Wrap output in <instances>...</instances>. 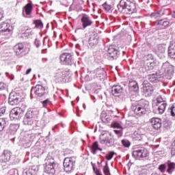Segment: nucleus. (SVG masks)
I'll list each match as a JSON object with an SVG mask.
<instances>
[{
  "label": "nucleus",
  "instance_id": "nucleus-1",
  "mask_svg": "<svg viewBox=\"0 0 175 175\" xmlns=\"http://www.w3.org/2000/svg\"><path fill=\"white\" fill-rule=\"evenodd\" d=\"M118 10L123 14H133L136 13V3L129 0H120L117 5Z\"/></svg>",
  "mask_w": 175,
  "mask_h": 175
},
{
  "label": "nucleus",
  "instance_id": "nucleus-2",
  "mask_svg": "<svg viewBox=\"0 0 175 175\" xmlns=\"http://www.w3.org/2000/svg\"><path fill=\"white\" fill-rule=\"evenodd\" d=\"M148 106H150L148 101L142 100L137 104L133 105L132 110L136 116L140 117L147 113Z\"/></svg>",
  "mask_w": 175,
  "mask_h": 175
},
{
  "label": "nucleus",
  "instance_id": "nucleus-3",
  "mask_svg": "<svg viewBox=\"0 0 175 175\" xmlns=\"http://www.w3.org/2000/svg\"><path fill=\"white\" fill-rule=\"evenodd\" d=\"M55 160H54L53 153H49L45 159L44 172L47 174L54 175L55 174Z\"/></svg>",
  "mask_w": 175,
  "mask_h": 175
},
{
  "label": "nucleus",
  "instance_id": "nucleus-4",
  "mask_svg": "<svg viewBox=\"0 0 175 175\" xmlns=\"http://www.w3.org/2000/svg\"><path fill=\"white\" fill-rule=\"evenodd\" d=\"M144 66L139 68L140 72H147V70H151L154 68V55L152 54H148L145 57V60L143 61Z\"/></svg>",
  "mask_w": 175,
  "mask_h": 175
},
{
  "label": "nucleus",
  "instance_id": "nucleus-5",
  "mask_svg": "<svg viewBox=\"0 0 175 175\" xmlns=\"http://www.w3.org/2000/svg\"><path fill=\"white\" fill-rule=\"evenodd\" d=\"M150 153L148 150L143 146H135L133 150V157L135 159H142V158H147Z\"/></svg>",
  "mask_w": 175,
  "mask_h": 175
},
{
  "label": "nucleus",
  "instance_id": "nucleus-6",
  "mask_svg": "<svg viewBox=\"0 0 175 175\" xmlns=\"http://www.w3.org/2000/svg\"><path fill=\"white\" fill-rule=\"evenodd\" d=\"M39 114V112L36 110L29 109L23 118V124L24 125H29L32 126L33 125V118L36 117Z\"/></svg>",
  "mask_w": 175,
  "mask_h": 175
},
{
  "label": "nucleus",
  "instance_id": "nucleus-7",
  "mask_svg": "<svg viewBox=\"0 0 175 175\" xmlns=\"http://www.w3.org/2000/svg\"><path fill=\"white\" fill-rule=\"evenodd\" d=\"M63 165L66 173H72L76 166V158L66 157L64 160Z\"/></svg>",
  "mask_w": 175,
  "mask_h": 175
},
{
  "label": "nucleus",
  "instance_id": "nucleus-8",
  "mask_svg": "<svg viewBox=\"0 0 175 175\" xmlns=\"http://www.w3.org/2000/svg\"><path fill=\"white\" fill-rule=\"evenodd\" d=\"M23 93L12 92L10 94L8 103L11 106H16L21 102V94Z\"/></svg>",
  "mask_w": 175,
  "mask_h": 175
},
{
  "label": "nucleus",
  "instance_id": "nucleus-9",
  "mask_svg": "<svg viewBox=\"0 0 175 175\" xmlns=\"http://www.w3.org/2000/svg\"><path fill=\"white\" fill-rule=\"evenodd\" d=\"M60 62L62 65H73L75 60L73 59L72 53H63L60 55Z\"/></svg>",
  "mask_w": 175,
  "mask_h": 175
},
{
  "label": "nucleus",
  "instance_id": "nucleus-10",
  "mask_svg": "<svg viewBox=\"0 0 175 175\" xmlns=\"http://www.w3.org/2000/svg\"><path fill=\"white\" fill-rule=\"evenodd\" d=\"M23 109L21 107H14L10 112V118L12 121L20 120L23 116Z\"/></svg>",
  "mask_w": 175,
  "mask_h": 175
},
{
  "label": "nucleus",
  "instance_id": "nucleus-11",
  "mask_svg": "<svg viewBox=\"0 0 175 175\" xmlns=\"http://www.w3.org/2000/svg\"><path fill=\"white\" fill-rule=\"evenodd\" d=\"M101 144H106L108 147H111L114 144V139L111 138V134L104 133L100 137Z\"/></svg>",
  "mask_w": 175,
  "mask_h": 175
},
{
  "label": "nucleus",
  "instance_id": "nucleus-12",
  "mask_svg": "<svg viewBox=\"0 0 175 175\" xmlns=\"http://www.w3.org/2000/svg\"><path fill=\"white\" fill-rule=\"evenodd\" d=\"M142 85V92L144 95L146 96H151L154 92V87H152L148 81H144Z\"/></svg>",
  "mask_w": 175,
  "mask_h": 175
},
{
  "label": "nucleus",
  "instance_id": "nucleus-13",
  "mask_svg": "<svg viewBox=\"0 0 175 175\" xmlns=\"http://www.w3.org/2000/svg\"><path fill=\"white\" fill-rule=\"evenodd\" d=\"M14 51L18 57H23L27 53V47L23 43H18L14 46Z\"/></svg>",
  "mask_w": 175,
  "mask_h": 175
},
{
  "label": "nucleus",
  "instance_id": "nucleus-14",
  "mask_svg": "<svg viewBox=\"0 0 175 175\" xmlns=\"http://www.w3.org/2000/svg\"><path fill=\"white\" fill-rule=\"evenodd\" d=\"M31 92V94L33 92L37 96H43V95H47L46 88L42 85H37L36 87L32 88Z\"/></svg>",
  "mask_w": 175,
  "mask_h": 175
},
{
  "label": "nucleus",
  "instance_id": "nucleus-15",
  "mask_svg": "<svg viewBox=\"0 0 175 175\" xmlns=\"http://www.w3.org/2000/svg\"><path fill=\"white\" fill-rule=\"evenodd\" d=\"M81 23H82V27L83 29H85L87 27H91V25L94 24V21H92L91 17H90V16L85 14H82Z\"/></svg>",
  "mask_w": 175,
  "mask_h": 175
},
{
  "label": "nucleus",
  "instance_id": "nucleus-16",
  "mask_svg": "<svg viewBox=\"0 0 175 175\" xmlns=\"http://www.w3.org/2000/svg\"><path fill=\"white\" fill-rule=\"evenodd\" d=\"M1 35H12V29H10V24L3 22L0 24Z\"/></svg>",
  "mask_w": 175,
  "mask_h": 175
},
{
  "label": "nucleus",
  "instance_id": "nucleus-17",
  "mask_svg": "<svg viewBox=\"0 0 175 175\" xmlns=\"http://www.w3.org/2000/svg\"><path fill=\"white\" fill-rule=\"evenodd\" d=\"M12 153L9 150H5L2 154L0 156V163L1 165L3 163H8L10 159L12 158Z\"/></svg>",
  "mask_w": 175,
  "mask_h": 175
},
{
  "label": "nucleus",
  "instance_id": "nucleus-18",
  "mask_svg": "<svg viewBox=\"0 0 175 175\" xmlns=\"http://www.w3.org/2000/svg\"><path fill=\"white\" fill-rule=\"evenodd\" d=\"M107 55L110 59H117L120 57V51L116 49L113 46H109L107 50Z\"/></svg>",
  "mask_w": 175,
  "mask_h": 175
},
{
  "label": "nucleus",
  "instance_id": "nucleus-19",
  "mask_svg": "<svg viewBox=\"0 0 175 175\" xmlns=\"http://www.w3.org/2000/svg\"><path fill=\"white\" fill-rule=\"evenodd\" d=\"M124 92V86L116 84L111 88V94L113 96H121V94Z\"/></svg>",
  "mask_w": 175,
  "mask_h": 175
},
{
  "label": "nucleus",
  "instance_id": "nucleus-20",
  "mask_svg": "<svg viewBox=\"0 0 175 175\" xmlns=\"http://www.w3.org/2000/svg\"><path fill=\"white\" fill-rule=\"evenodd\" d=\"M150 123L152 124V126L155 131H158V129H161L162 126V120L159 118H152L150 119Z\"/></svg>",
  "mask_w": 175,
  "mask_h": 175
},
{
  "label": "nucleus",
  "instance_id": "nucleus-21",
  "mask_svg": "<svg viewBox=\"0 0 175 175\" xmlns=\"http://www.w3.org/2000/svg\"><path fill=\"white\" fill-rule=\"evenodd\" d=\"M32 9H33V6L32 5V3H27L23 11V14L24 17H27L29 18L31 16V13H32Z\"/></svg>",
  "mask_w": 175,
  "mask_h": 175
},
{
  "label": "nucleus",
  "instance_id": "nucleus-22",
  "mask_svg": "<svg viewBox=\"0 0 175 175\" xmlns=\"http://www.w3.org/2000/svg\"><path fill=\"white\" fill-rule=\"evenodd\" d=\"M129 89L131 92H137L139 91V85L135 80H130L129 83Z\"/></svg>",
  "mask_w": 175,
  "mask_h": 175
},
{
  "label": "nucleus",
  "instance_id": "nucleus-23",
  "mask_svg": "<svg viewBox=\"0 0 175 175\" xmlns=\"http://www.w3.org/2000/svg\"><path fill=\"white\" fill-rule=\"evenodd\" d=\"M105 73L106 71L103 68H98L92 72V75L94 79L95 77H102Z\"/></svg>",
  "mask_w": 175,
  "mask_h": 175
},
{
  "label": "nucleus",
  "instance_id": "nucleus-24",
  "mask_svg": "<svg viewBox=\"0 0 175 175\" xmlns=\"http://www.w3.org/2000/svg\"><path fill=\"white\" fill-rule=\"evenodd\" d=\"M168 55L170 58H175V42L171 41L168 46Z\"/></svg>",
  "mask_w": 175,
  "mask_h": 175
},
{
  "label": "nucleus",
  "instance_id": "nucleus-25",
  "mask_svg": "<svg viewBox=\"0 0 175 175\" xmlns=\"http://www.w3.org/2000/svg\"><path fill=\"white\" fill-rule=\"evenodd\" d=\"M98 39L99 36H97V34H93L91 35L88 40V43L91 47H93V46H96L98 43Z\"/></svg>",
  "mask_w": 175,
  "mask_h": 175
},
{
  "label": "nucleus",
  "instance_id": "nucleus-26",
  "mask_svg": "<svg viewBox=\"0 0 175 175\" xmlns=\"http://www.w3.org/2000/svg\"><path fill=\"white\" fill-rule=\"evenodd\" d=\"M167 170L166 172L168 174H173L175 172V163L172 162L171 161H167L166 162Z\"/></svg>",
  "mask_w": 175,
  "mask_h": 175
},
{
  "label": "nucleus",
  "instance_id": "nucleus-27",
  "mask_svg": "<svg viewBox=\"0 0 175 175\" xmlns=\"http://www.w3.org/2000/svg\"><path fill=\"white\" fill-rule=\"evenodd\" d=\"M69 75L68 71L62 70L61 71L57 73V77L59 79V81H65V78Z\"/></svg>",
  "mask_w": 175,
  "mask_h": 175
},
{
  "label": "nucleus",
  "instance_id": "nucleus-28",
  "mask_svg": "<svg viewBox=\"0 0 175 175\" xmlns=\"http://www.w3.org/2000/svg\"><path fill=\"white\" fill-rule=\"evenodd\" d=\"M100 117L103 122L105 123L110 122L113 120V116L107 115L105 111H102Z\"/></svg>",
  "mask_w": 175,
  "mask_h": 175
},
{
  "label": "nucleus",
  "instance_id": "nucleus-29",
  "mask_svg": "<svg viewBox=\"0 0 175 175\" xmlns=\"http://www.w3.org/2000/svg\"><path fill=\"white\" fill-rule=\"evenodd\" d=\"M165 15V10L161 9L156 12H152L150 16L151 18H159Z\"/></svg>",
  "mask_w": 175,
  "mask_h": 175
},
{
  "label": "nucleus",
  "instance_id": "nucleus-30",
  "mask_svg": "<svg viewBox=\"0 0 175 175\" xmlns=\"http://www.w3.org/2000/svg\"><path fill=\"white\" fill-rule=\"evenodd\" d=\"M9 125L8 118H0V132H2Z\"/></svg>",
  "mask_w": 175,
  "mask_h": 175
},
{
  "label": "nucleus",
  "instance_id": "nucleus-31",
  "mask_svg": "<svg viewBox=\"0 0 175 175\" xmlns=\"http://www.w3.org/2000/svg\"><path fill=\"white\" fill-rule=\"evenodd\" d=\"M98 150H99V151H102V148H99V144H98V142H95L93 143L92 148H91V152H92V154L94 155H95V154H96V151H98Z\"/></svg>",
  "mask_w": 175,
  "mask_h": 175
},
{
  "label": "nucleus",
  "instance_id": "nucleus-32",
  "mask_svg": "<svg viewBox=\"0 0 175 175\" xmlns=\"http://www.w3.org/2000/svg\"><path fill=\"white\" fill-rule=\"evenodd\" d=\"M157 106H159L157 110L159 114H163V113H165V110L166 109V106H167V104L166 103H163L161 104H157Z\"/></svg>",
  "mask_w": 175,
  "mask_h": 175
},
{
  "label": "nucleus",
  "instance_id": "nucleus-33",
  "mask_svg": "<svg viewBox=\"0 0 175 175\" xmlns=\"http://www.w3.org/2000/svg\"><path fill=\"white\" fill-rule=\"evenodd\" d=\"M20 128V124H11L10 126V131L11 133L14 134L17 132V130Z\"/></svg>",
  "mask_w": 175,
  "mask_h": 175
},
{
  "label": "nucleus",
  "instance_id": "nucleus-34",
  "mask_svg": "<svg viewBox=\"0 0 175 175\" xmlns=\"http://www.w3.org/2000/svg\"><path fill=\"white\" fill-rule=\"evenodd\" d=\"M146 79L150 82V83H157L158 81V78L157 77V75L155 74H151L146 77Z\"/></svg>",
  "mask_w": 175,
  "mask_h": 175
},
{
  "label": "nucleus",
  "instance_id": "nucleus-35",
  "mask_svg": "<svg viewBox=\"0 0 175 175\" xmlns=\"http://www.w3.org/2000/svg\"><path fill=\"white\" fill-rule=\"evenodd\" d=\"M157 25H161L162 27H169L170 22L168 21H164L163 19L159 20L157 21Z\"/></svg>",
  "mask_w": 175,
  "mask_h": 175
},
{
  "label": "nucleus",
  "instance_id": "nucleus-36",
  "mask_svg": "<svg viewBox=\"0 0 175 175\" xmlns=\"http://www.w3.org/2000/svg\"><path fill=\"white\" fill-rule=\"evenodd\" d=\"M166 51V47L165 45L159 44L157 47V54H164Z\"/></svg>",
  "mask_w": 175,
  "mask_h": 175
},
{
  "label": "nucleus",
  "instance_id": "nucleus-37",
  "mask_svg": "<svg viewBox=\"0 0 175 175\" xmlns=\"http://www.w3.org/2000/svg\"><path fill=\"white\" fill-rule=\"evenodd\" d=\"M102 6L105 12H110L113 8V5L107 2L104 3Z\"/></svg>",
  "mask_w": 175,
  "mask_h": 175
},
{
  "label": "nucleus",
  "instance_id": "nucleus-38",
  "mask_svg": "<svg viewBox=\"0 0 175 175\" xmlns=\"http://www.w3.org/2000/svg\"><path fill=\"white\" fill-rule=\"evenodd\" d=\"M33 32L31 29H27L25 32L23 33V36H25V38H31L32 36Z\"/></svg>",
  "mask_w": 175,
  "mask_h": 175
},
{
  "label": "nucleus",
  "instance_id": "nucleus-39",
  "mask_svg": "<svg viewBox=\"0 0 175 175\" xmlns=\"http://www.w3.org/2000/svg\"><path fill=\"white\" fill-rule=\"evenodd\" d=\"M33 24L36 25V28H42L43 27V23L40 20H35L33 21Z\"/></svg>",
  "mask_w": 175,
  "mask_h": 175
},
{
  "label": "nucleus",
  "instance_id": "nucleus-40",
  "mask_svg": "<svg viewBox=\"0 0 175 175\" xmlns=\"http://www.w3.org/2000/svg\"><path fill=\"white\" fill-rule=\"evenodd\" d=\"M123 147H126V148H129L131 147V142L128 139H122L121 141Z\"/></svg>",
  "mask_w": 175,
  "mask_h": 175
},
{
  "label": "nucleus",
  "instance_id": "nucleus-41",
  "mask_svg": "<svg viewBox=\"0 0 175 175\" xmlns=\"http://www.w3.org/2000/svg\"><path fill=\"white\" fill-rule=\"evenodd\" d=\"M166 169H167V165L166 163L165 164H161L159 166V170L161 172V173H165V172H166Z\"/></svg>",
  "mask_w": 175,
  "mask_h": 175
},
{
  "label": "nucleus",
  "instance_id": "nucleus-42",
  "mask_svg": "<svg viewBox=\"0 0 175 175\" xmlns=\"http://www.w3.org/2000/svg\"><path fill=\"white\" fill-rule=\"evenodd\" d=\"M111 126L112 128H118V129H121V128H122L121 124L118 122H113L111 124Z\"/></svg>",
  "mask_w": 175,
  "mask_h": 175
},
{
  "label": "nucleus",
  "instance_id": "nucleus-43",
  "mask_svg": "<svg viewBox=\"0 0 175 175\" xmlns=\"http://www.w3.org/2000/svg\"><path fill=\"white\" fill-rule=\"evenodd\" d=\"M157 105H161V103H166V101H165V98L162 96H159L157 98Z\"/></svg>",
  "mask_w": 175,
  "mask_h": 175
},
{
  "label": "nucleus",
  "instance_id": "nucleus-44",
  "mask_svg": "<svg viewBox=\"0 0 175 175\" xmlns=\"http://www.w3.org/2000/svg\"><path fill=\"white\" fill-rule=\"evenodd\" d=\"M134 138L136 139L137 140H142V134L139 133V131H135L134 133Z\"/></svg>",
  "mask_w": 175,
  "mask_h": 175
},
{
  "label": "nucleus",
  "instance_id": "nucleus-45",
  "mask_svg": "<svg viewBox=\"0 0 175 175\" xmlns=\"http://www.w3.org/2000/svg\"><path fill=\"white\" fill-rule=\"evenodd\" d=\"M8 175H18V171L16 169H12L8 171Z\"/></svg>",
  "mask_w": 175,
  "mask_h": 175
},
{
  "label": "nucleus",
  "instance_id": "nucleus-46",
  "mask_svg": "<svg viewBox=\"0 0 175 175\" xmlns=\"http://www.w3.org/2000/svg\"><path fill=\"white\" fill-rule=\"evenodd\" d=\"M113 157H114V152H109V154L105 156V158L107 161H110L113 159Z\"/></svg>",
  "mask_w": 175,
  "mask_h": 175
},
{
  "label": "nucleus",
  "instance_id": "nucleus-47",
  "mask_svg": "<svg viewBox=\"0 0 175 175\" xmlns=\"http://www.w3.org/2000/svg\"><path fill=\"white\" fill-rule=\"evenodd\" d=\"M51 103V100L50 98H47L42 101L43 107H47V105H50Z\"/></svg>",
  "mask_w": 175,
  "mask_h": 175
},
{
  "label": "nucleus",
  "instance_id": "nucleus-48",
  "mask_svg": "<svg viewBox=\"0 0 175 175\" xmlns=\"http://www.w3.org/2000/svg\"><path fill=\"white\" fill-rule=\"evenodd\" d=\"M32 175H36L38 173V168L36 167H31L29 168Z\"/></svg>",
  "mask_w": 175,
  "mask_h": 175
},
{
  "label": "nucleus",
  "instance_id": "nucleus-49",
  "mask_svg": "<svg viewBox=\"0 0 175 175\" xmlns=\"http://www.w3.org/2000/svg\"><path fill=\"white\" fill-rule=\"evenodd\" d=\"M92 167H93V172H94L96 175H98L100 173V170L95 167V164H92Z\"/></svg>",
  "mask_w": 175,
  "mask_h": 175
},
{
  "label": "nucleus",
  "instance_id": "nucleus-50",
  "mask_svg": "<svg viewBox=\"0 0 175 175\" xmlns=\"http://www.w3.org/2000/svg\"><path fill=\"white\" fill-rule=\"evenodd\" d=\"M113 132L117 135L118 137L122 136V131L121 130H114Z\"/></svg>",
  "mask_w": 175,
  "mask_h": 175
},
{
  "label": "nucleus",
  "instance_id": "nucleus-51",
  "mask_svg": "<svg viewBox=\"0 0 175 175\" xmlns=\"http://www.w3.org/2000/svg\"><path fill=\"white\" fill-rule=\"evenodd\" d=\"M6 90V85L3 82H0V91H3Z\"/></svg>",
  "mask_w": 175,
  "mask_h": 175
},
{
  "label": "nucleus",
  "instance_id": "nucleus-52",
  "mask_svg": "<svg viewBox=\"0 0 175 175\" xmlns=\"http://www.w3.org/2000/svg\"><path fill=\"white\" fill-rule=\"evenodd\" d=\"M5 112H6V107H0V116H2V114H5Z\"/></svg>",
  "mask_w": 175,
  "mask_h": 175
},
{
  "label": "nucleus",
  "instance_id": "nucleus-53",
  "mask_svg": "<svg viewBox=\"0 0 175 175\" xmlns=\"http://www.w3.org/2000/svg\"><path fill=\"white\" fill-rule=\"evenodd\" d=\"M171 154L172 155H175V140L172 144V150H171Z\"/></svg>",
  "mask_w": 175,
  "mask_h": 175
},
{
  "label": "nucleus",
  "instance_id": "nucleus-54",
  "mask_svg": "<svg viewBox=\"0 0 175 175\" xmlns=\"http://www.w3.org/2000/svg\"><path fill=\"white\" fill-rule=\"evenodd\" d=\"M34 44L37 48H39L40 46V41L36 38L34 41Z\"/></svg>",
  "mask_w": 175,
  "mask_h": 175
},
{
  "label": "nucleus",
  "instance_id": "nucleus-55",
  "mask_svg": "<svg viewBox=\"0 0 175 175\" xmlns=\"http://www.w3.org/2000/svg\"><path fill=\"white\" fill-rule=\"evenodd\" d=\"M23 175H32V173L31 172V170H27L23 171Z\"/></svg>",
  "mask_w": 175,
  "mask_h": 175
},
{
  "label": "nucleus",
  "instance_id": "nucleus-56",
  "mask_svg": "<svg viewBox=\"0 0 175 175\" xmlns=\"http://www.w3.org/2000/svg\"><path fill=\"white\" fill-rule=\"evenodd\" d=\"M5 75L9 77V79H11V80H13L14 79V75L12 74H10L9 72H5Z\"/></svg>",
  "mask_w": 175,
  "mask_h": 175
},
{
  "label": "nucleus",
  "instance_id": "nucleus-57",
  "mask_svg": "<svg viewBox=\"0 0 175 175\" xmlns=\"http://www.w3.org/2000/svg\"><path fill=\"white\" fill-rule=\"evenodd\" d=\"M173 109H174V107H172L170 109V114L172 117H175L174 111H173Z\"/></svg>",
  "mask_w": 175,
  "mask_h": 175
},
{
  "label": "nucleus",
  "instance_id": "nucleus-58",
  "mask_svg": "<svg viewBox=\"0 0 175 175\" xmlns=\"http://www.w3.org/2000/svg\"><path fill=\"white\" fill-rule=\"evenodd\" d=\"M30 72H32V68L27 69L25 75H29Z\"/></svg>",
  "mask_w": 175,
  "mask_h": 175
},
{
  "label": "nucleus",
  "instance_id": "nucleus-59",
  "mask_svg": "<svg viewBox=\"0 0 175 175\" xmlns=\"http://www.w3.org/2000/svg\"><path fill=\"white\" fill-rule=\"evenodd\" d=\"M2 18H3V14H2V12H0V21L1 20H2Z\"/></svg>",
  "mask_w": 175,
  "mask_h": 175
},
{
  "label": "nucleus",
  "instance_id": "nucleus-60",
  "mask_svg": "<svg viewBox=\"0 0 175 175\" xmlns=\"http://www.w3.org/2000/svg\"><path fill=\"white\" fill-rule=\"evenodd\" d=\"M172 17H173L174 18H175V11L173 12Z\"/></svg>",
  "mask_w": 175,
  "mask_h": 175
},
{
  "label": "nucleus",
  "instance_id": "nucleus-61",
  "mask_svg": "<svg viewBox=\"0 0 175 175\" xmlns=\"http://www.w3.org/2000/svg\"><path fill=\"white\" fill-rule=\"evenodd\" d=\"M83 107L84 110H85V103L83 104Z\"/></svg>",
  "mask_w": 175,
  "mask_h": 175
},
{
  "label": "nucleus",
  "instance_id": "nucleus-62",
  "mask_svg": "<svg viewBox=\"0 0 175 175\" xmlns=\"http://www.w3.org/2000/svg\"><path fill=\"white\" fill-rule=\"evenodd\" d=\"M79 99H80V98H79V97L77 98V102H79Z\"/></svg>",
  "mask_w": 175,
  "mask_h": 175
},
{
  "label": "nucleus",
  "instance_id": "nucleus-63",
  "mask_svg": "<svg viewBox=\"0 0 175 175\" xmlns=\"http://www.w3.org/2000/svg\"><path fill=\"white\" fill-rule=\"evenodd\" d=\"M151 175H158L157 173H152Z\"/></svg>",
  "mask_w": 175,
  "mask_h": 175
},
{
  "label": "nucleus",
  "instance_id": "nucleus-64",
  "mask_svg": "<svg viewBox=\"0 0 175 175\" xmlns=\"http://www.w3.org/2000/svg\"><path fill=\"white\" fill-rule=\"evenodd\" d=\"M97 175H103L101 172L100 174L97 173Z\"/></svg>",
  "mask_w": 175,
  "mask_h": 175
}]
</instances>
